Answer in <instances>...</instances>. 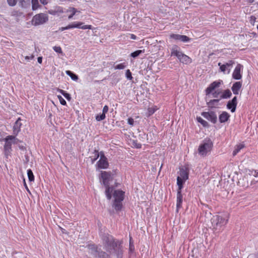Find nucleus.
Returning <instances> with one entry per match:
<instances>
[{
    "label": "nucleus",
    "instance_id": "a878e982",
    "mask_svg": "<svg viewBox=\"0 0 258 258\" xmlns=\"http://www.w3.org/2000/svg\"><path fill=\"white\" fill-rule=\"evenodd\" d=\"M135 251V246L134 244V242L132 240V237H130V242H129V249H128V254L129 257H131L133 253Z\"/></svg>",
    "mask_w": 258,
    "mask_h": 258
},
{
    "label": "nucleus",
    "instance_id": "6ab92c4d",
    "mask_svg": "<svg viewBox=\"0 0 258 258\" xmlns=\"http://www.w3.org/2000/svg\"><path fill=\"white\" fill-rule=\"evenodd\" d=\"M230 114L226 112L223 111L221 114L219 115V119L220 123H225L230 118Z\"/></svg>",
    "mask_w": 258,
    "mask_h": 258
},
{
    "label": "nucleus",
    "instance_id": "338daca9",
    "mask_svg": "<svg viewBox=\"0 0 258 258\" xmlns=\"http://www.w3.org/2000/svg\"><path fill=\"white\" fill-rule=\"evenodd\" d=\"M26 163H27L29 161L28 156V155H25Z\"/></svg>",
    "mask_w": 258,
    "mask_h": 258
},
{
    "label": "nucleus",
    "instance_id": "412c9836",
    "mask_svg": "<svg viewBox=\"0 0 258 258\" xmlns=\"http://www.w3.org/2000/svg\"><path fill=\"white\" fill-rule=\"evenodd\" d=\"M105 187V195L108 200H110L112 197V192L113 190V187L110 186V184H108L107 185H104Z\"/></svg>",
    "mask_w": 258,
    "mask_h": 258
},
{
    "label": "nucleus",
    "instance_id": "b1692460",
    "mask_svg": "<svg viewBox=\"0 0 258 258\" xmlns=\"http://www.w3.org/2000/svg\"><path fill=\"white\" fill-rule=\"evenodd\" d=\"M186 180H184L179 176L177 177V185L178 186L177 190H181L183 187V184Z\"/></svg>",
    "mask_w": 258,
    "mask_h": 258
},
{
    "label": "nucleus",
    "instance_id": "0eeeda50",
    "mask_svg": "<svg viewBox=\"0 0 258 258\" xmlns=\"http://www.w3.org/2000/svg\"><path fill=\"white\" fill-rule=\"evenodd\" d=\"M11 138H12V136L9 135L3 139V141L5 142L4 147V154L6 158L7 159L9 157L11 156L12 154V145L13 144V142L11 141Z\"/></svg>",
    "mask_w": 258,
    "mask_h": 258
},
{
    "label": "nucleus",
    "instance_id": "f257e3e1",
    "mask_svg": "<svg viewBox=\"0 0 258 258\" xmlns=\"http://www.w3.org/2000/svg\"><path fill=\"white\" fill-rule=\"evenodd\" d=\"M211 223L214 233L216 234L221 232L227 224L228 219L220 215H215L212 218Z\"/></svg>",
    "mask_w": 258,
    "mask_h": 258
},
{
    "label": "nucleus",
    "instance_id": "774afa93",
    "mask_svg": "<svg viewBox=\"0 0 258 258\" xmlns=\"http://www.w3.org/2000/svg\"><path fill=\"white\" fill-rule=\"evenodd\" d=\"M61 231H62V232L63 233H66V232H65V230H64V229H62Z\"/></svg>",
    "mask_w": 258,
    "mask_h": 258
},
{
    "label": "nucleus",
    "instance_id": "8fccbe9b",
    "mask_svg": "<svg viewBox=\"0 0 258 258\" xmlns=\"http://www.w3.org/2000/svg\"><path fill=\"white\" fill-rule=\"evenodd\" d=\"M234 63V61L232 60H230L228 62H226L225 64L228 69L229 67H231Z\"/></svg>",
    "mask_w": 258,
    "mask_h": 258
},
{
    "label": "nucleus",
    "instance_id": "1a4fd4ad",
    "mask_svg": "<svg viewBox=\"0 0 258 258\" xmlns=\"http://www.w3.org/2000/svg\"><path fill=\"white\" fill-rule=\"evenodd\" d=\"M99 178L102 180V184L104 185L110 184L109 182L113 179V174L111 171H101Z\"/></svg>",
    "mask_w": 258,
    "mask_h": 258
},
{
    "label": "nucleus",
    "instance_id": "a18cd8bd",
    "mask_svg": "<svg viewBox=\"0 0 258 258\" xmlns=\"http://www.w3.org/2000/svg\"><path fill=\"white\" fill-rule=\"evenodd\" d=\"M126 78L130 80H132L133 77L132 76V73L130 70H127L125 72Z\"/></svg>",
    "mask_w": 258,
    "mask_h": 258
},
{
    "label": "nucleus",
    "instance_id": "de8ad7c7",
    "mask_svg": "<svg viewBox=\"0 0 258 258\" xmlns=\"http://www.w3.org/2000/svg\"><path fill=\"white\" fill-rule=\"evenodd\" d=\"M17 1L18 0H7L8 5L11 7L15 6L17 4Z\"/></svg>",
    "mask_w": 258,
    "mask_h": 258
},
{
    "label": "nucleus",
    "instance_id": "4468645a",
    "mask_svg": "<svg viewBox=\"0 0 258 258\" xmlns=\"http://www.w3.org/2000/svg\"><path fill=\"white\" fill-rule=\"evenodd\" d=\"M115 201H123L124 197V192L121 190H115L113 194Z\"/></svg>",
    "mask_w": 258,
    "mask_h": 258
},
{
    "label": "nucleus",
    "instance_id": "a211bd4d",
    "mask_svg": "<svg viewBox=\"0 0 258 258\" xmlns=\"http://www.w3.org/2000/svg\"><path fill=\"white\" fill-rule=\"evenodd\" d=\"M189 170L187 168H181L179 170V177L183 178L184 180H187L188 179Z\"/></svg>",
    "mask_w": 258,
    "mask_h": 258
},
{
    "label": "nucleus",
    "instance_id": "603ef678",
    "mask_svg": "<svg viewBox=\"0 0 258 258\" xmlns=\"http://www.w3.org/2000/svg\"><path fill=\"white\" fill-rule=\"evenodd\" d=\"M68 101H70L72 99L71 95L66 92L63 95Z\"/></svg>",
    "mask_w": 258,
    "mask_h": 258
},
{
    "label": "nucleus",
    "instance_id": "4d7b16f0",
    "mask_svg": "<svg viewBox=\"0 0 258 258\" xmlns=\"http://www.w3.org/2000/svg\"><path fill=\"white\" fill-rule=\"evenodd\" d=\"M34 56L33 55H31V56H25V59L27 60L32 59L34 58Z\"/></svg>",
    "mask_w": 258,
    "mask_h": 258
},
{
    "label": "nucleus",
    "instance_id": "a19ab883",
    "mask_svg": "<svg viewBox=\"0 0 258 258\" xmlns=\"http://www.w3.org/2000/svg\"><path fill=\"white\" fill-rule=\"evenodd\" d=\"M105 114H104V113H102L101 114H98L96 116V119L99 121H101L103 119H104L105 118Z\"/></svg>",
    "mask_w": 258,
    "mask_h": 258
},
{
    "label": "nucleus",
    "instance_id": "39448f33",
    "mask_svg": "<svg viewBox=\"0 0 258 258\" xmlns=\"http://www.w3.org/2000/svg\"><path fill=\"white\" fill-rule=\"evenodd\" d=\"M104 249L107 252L112 245L118 240L108 233H103L101 235Z\"/></svg>",
    "mask_w": 258,
    "mask_h": 258
},
{
    "label": "nucleus",
    "instance_id": "3c124183",
    "mask_svg": "<svg viewBox=\"0 0 258 258\" xmlns=\"http://www.w3.org/2000/svg\"><path fill=\"white\" fill-rule=\"evenodd\" d=\"M242 181H245V179L244 178H243L242 179H240V180L238 181V184H239V186H241V182H242ZM246 181L247 182L246 185L245 184H242L241 185V186L242 187H243L244 188L248 187V186L247 181Z\"/></svg>",
    "mask_w": 258,
    "mask_h": 258
},
{
    "label": "nucleus",
    "instance_id": "9d476101",
    "mask_svg": "<svg viewBox=\"0 0 258 258\" xmlns=\"http://www.w3.org/2000/svg\"><path fill=\"white\" fill-rule=\"evenodd\" d=\"M201 115L213 124H215L217 122V114L213 111L203 112H202Z\"/></svg>",
    "mask_w": 258,
    "mask_h": 258
},
{
    "label": "nucleus",
    "instance_id": "09e8293b",
    "mask_svg": "<svg viewBox=\"0 0 258 258\" xmlns=\"http://www.w3.org/2000/svg\"><path fill=\"white\" fill-rule=\"evenodd\" d=\"M57 97H58V99H59V102L61 105H67V102H66V100L60 95H58Z\"/></svg>",
    "mask_w": 258,
    "mask_h": 258
},
{
    "label": "nucleus",
    "instance_id": "5fc2aeb1",
    "mask_svg": "<svg viewBox=\"0 0 258 258\" xmlns=\"http://www.w3.org/2000/svg\"><path fill=\"white\" fill-rule=\"evenodd\" d=\"M250 18V21L251 24L254 25V22L256 20V18L254 16H251Z\"/></svg>",
    "mask_w": 258,
    "mask_h": 258
},
{
    "label": "nucleus",
    "instance_id": "c756f323",
    "mask_svg": "<svg viewBox=\"0 0 258 258\" xmlns=\"http://www.w3.org/2000/svg\"><path fill=\"white\" fill-rule=\"evenodd\" d=\"M219 99H213L211 100L209 102L207 103L208 107L212 108L215 107V105H217L218 102H219Z\"/></svg>",
    "mask_w": 258,
    "mask_h": 258
},
{
    "label": "nucleus",
    "instance_id": "ddd939ff",
    "mask_svg": "<svg viewBox=\"0 0 258 258\" xmlns=\"http://www.w3.org/2000/svg\"><path fill=\"white\" fill-rule=\"evenodd\" d=\"M237 104V97H234L232 100H229L227 104L228 109H230L232 112L235 111Z\"/></svg>",
    "mask_w": 258,
    "mask_h": 258
},
{
    "label": "nucleus",
    "instance_id": "9b49d317",
    "mask_svg": "<svg viewBox=\"0 0 258 258\" xmlns=\"http://www.w3.org/2000/svg\"><path fill=\"white\" fill-rule=\"evenodd\" d=\"M97 165L99 169H106L108 167L109 163L107 159L103 152H100V159L97 162Z\"/></svg>",
    "mask_w": 258,
    "mask_h": 258
},
{
    "label": "nucleus",
    "instance_id": "f3484780",
    "mask_svg": "<svg viewBox=\"0 0 258 258\" xmlns=\"http://www.w3.org/2000/svg\"><path fill=\"white\" fill-rule=\"evenodd\" d=\"M242 83L240 81L236 82L233 84V85L231 87V90L234 94H235V95L238 94L239 91L242 87Z\"/></svg>",
    "mask_w": 258,
    "mask_h": 258
},
{
    "label": "nucleus",
    "instance_id": "bb28decb",
    "mask_svg": "<svg viewBox=\"0 0 258 258\" xmlns=\"http://www.w3.org/2000/svg\"><path fill=\"white\" fill-rule=\"evenodd\" d=\"M67 12H70L71 13L68 16L69 19H71L77 12H80V11H78L76 8L73 7H70Z\"/></svg>",
    "mask_w": 258,
    "mask_h": 258
},
{
    "label": "nucleus",
    "instance_id": "6e6552de",
    "mask_svg": "<svg viewBox=\"0 0 258 258\" xmlns=\"http://www.w3.org/2000/svg\"><path fill=\"white\" fill-rule=\"evenodd\" d=\"M84 23L81 22H76L74 23L70 24L66 27H63L59 28V30L63 31L72 28H79L82 29H92V26L90 25H83Z\"/></svg>",
    "mask_w": 258,
    "mask_h": 258
},
{
    "label": "nucleus",
    "instance_id": "f03ea898",
    "mask_svg": "<svg viewBox=\"0 0 258 258\" xmlns=\"http://www.w3.org/2000/svg\"><path fill=\"white\" fill-rule=\"evenodd\" d=\"M178 46L176 45L173 46L171 49V56H176L180 62L183 63L188 64L191 63L192 59L189 56L178 50Z\"/></svg>",
    "mask_w": 258,
    "mask_h": 258
},
{
    "label": "nucleus",
    "instance_id": "ea45409f",
    "mask_svg": "<svg viewBox=\"0 0 258 258\" xmlns=\"http://www.w3.org/2000/svg\"><path fill=\"white\" fill-rule=\"evenodd\" d=\"M126 67L125 63H120L114 67L115 70H122Z\"/></svg>",
    "mask_w": 258,
    "mask_h": 258
},
{
    "label": "nucleus",
    "instance_id": "aec40b11",
    "mask_svg": "<svg viewBox=\"0 0 258 258\" xmlns=\"http://www.w3.org/2000/svg\"><path fill=\"white\" fill-rule=\"evenodd\" d=\"M182 203V195L181 190H177V203L176 209L178 211V209L181 208Z\"/></svg>",
    "mask_w": 258,
    "mask_h": 258
},
{
    "label": "nucleus",
    "instance_id": "7c9ffc66",
    "mask_svg": "<svg viewBox=\"0 0 258 258\" xmlns=\"http://www.w3.org/2000/svg\"><path fill=\"white\" fill-rule=\"evenodd\" d=\"M244 147L243 144H239L236 146L233 152V155L235 156Z\"/></svg>",
    "mask_w": 258,
    "mask_h": 258
},
{
    "label": "nucleus",
    "instance_id": "72a5a7b5",
    "mask_svg": "<svg viewBox=\"0 0 258 258\" xmlns=\"http://www.w3.org/2000/svg\"><path fill=\"white\" fill-rule=\"evenodd\" d=\"M27 175L29 181H33L34 180V176L32 171L29 169L27 170Z\"/></svg>",
    "mask_w": 258,
    "mask_h": 258
},
{
    "label": "nucleus",
    "instance_id": "cd10ccee",
    "mask_svg": "<svg viewBox=\"0 0 258 258\" xmlns=\"http://www.w3.org/2000/svg\"><path fill=\"white\" fill-rule=\"evenodd\" d=\"M20 6L22 8H27L30 6V0H18Z\"/></svg>",
    "mask_w": 258,
    "mask_h": 258
},
{
    "label": "nucleus",
    "instance_id": "393cba45",
    "mask_svg": "<svg viewBox=\"0 0 258 258\" xmlns=\"http://www.w3.org/2000/svg\"><path fill=\"white\" fill-rule=\"evenodd\" d=\"M97 258H110V254L106 252L99 249V251L97 254Z\"/></svg>",
    "mask_w": 258,
    "mask_h": 258
},
{
    "label": "nucleus",
    "instance_id": "423d86ee",
    "mask_svg": "<svg viewBox=\"0 0 258 258\" xmlns=\"http://www.w3.org/2000/svg\"><path fill=\"white\" fill-rule=\"evenodd\" d=\"M48 20V16L47 14L44 13H40L33 16L31 23L34 26H38L46 23Z\"/></svg>",
    "mask_w": 258,
    "mask_h": 258
},
{
    "label": "nucleus",
    "instance_id": "dca6fc26",
    "mask_svg": "<svg viewBox=\"0 0 258 258\" xmlns=\"http://www.w3.org/2000/svg\"><path fill=\"white\" fill-rule=\"evenodd\" d=\"M220 84V81H214L212 83L206 90V94H210L215 89L219 87Z\"/></svg>",
    "mask_w": 258,
    "mask_h": 258
},
{
    "label": "nucleus",
    "instance_id": "79ce46f5",
    "mask_svg": "<svg viewBox=\"0 0 258 258\" xmlns=\"http://www.w3.org/2000/svg\"><path fill=\"white\" fill-rule=\"evenodd\" d=\"M190 40V39L186 35H180V41L181 42H188Z\"/></svg>",
    "mask_w": 258,
    "mask_h": 258
},
{
    "label": "nucleus",
    "instance_id": "5701e85b",
    "mask_svg": "<svg viewBox=\"0 0 258 258\" xmlns=\"http://www.w3.org/2000/svg\"><path fill=\"white\" fill-rule=\"evenodd\" d=\"M122 201L114 200L112 207L116 211H119L122 208Z\"/></svg>",
    "mask_w": 258,
    "mask_h": 258
},
{
    "label": "nucleus",
    "instance_id": "4be33fe9",
    "mask_svg": "<svg viewBox=\"0 0 258 258\" xmlns=\"http://www.w3.org/2000/svg\"><path fill=\"white\" fill-rule=\"evenodd\" d=\"M87 247L91 250V253L97 257V254L99 251L97 245L95 244H90L87 245Z\"/></svg>",
    "mask_w": 258,
    "mask_h": 258
},
{
    "label": "nucleus",
    "instance_id": "7ed1b4c3",
    "mask_svg": "<svg viewBox=\"0 0 258 258\" xmlns=\"http://www.w3.org/2000/svg\"><path fill=\"white\" fill-rule=\"evenodd\" d=\"M213 146V144L212 141L209 138H206L199 146L198 153L201 156L205 157L207 155L208 153L211 152Z\"/></svg>",
    "mask_w": 258,
    "mask_h": 258
},
{
    "label": "nucleus",
    "instance_id": "20e7f679",
    "mask_svg": "<svg viewBox=\"0 0 258 258\" xmlns=\"http://www.w3.org/2000/svg\"><path fill=\"white\" fill-rule=\"evenodd\" d=\"M107 251L109 254H114L117 258H123V250L122 241L117 240Z\"/></svg>",
    "mask_w": 258,
    "mask_h": 258
},
{
    "label": "nucleus",
    "instance_id": "f8f14e48",
    "mask_svg": "<svg viewBox=\"0 0 258 258\" xmlns=\"http://www.w3.org/2000/svg\"><path fill=\"white\" fill-rule=\"evenodd\" d=\"M243 68V66L240 64H238L235 67L233 74L232 78L235 80H240L242 78V75L240 74L241 69Z\"/></svg>",
    "mask_w": 258,
    "mask_h": 258
},
{
    "label": "nucleus",
    "instance_id": "bf43d9fd",
    "mask_svg": "<svg viewBox=\"0 0 258 258\" xmlns=\"http://www.w3.org/2000/svg\"><path fill=\"white\" fill-rule=\"evenodd\" d=\"M219 93H220L219 92H215L214 93H213V96L214 97L217 98L218 97Z\"/></svg>",
    "mask_w": 258,
    "mask_h": 258
},
{
    "label": "nucleus",
    "instance_id": "c85d7f7f",
    "mask_svg": "<svg viewBox=\"0 0 258 258\" xmlns=\"http://www.w3.org/2000/svg\"><path fill=\"white\" fill-rule=\"evenodd\" d=\"M232 96V93L229 89L225 90L220 97L221 99L229 98Z\"/></svg>",
    "mask_w": 258,
    "mask_h": 258
},
{
    "label": "nucleus",
    "instance_id": "37998d69",
    "mask_svg": "<svg viewBox=\"0 0 258 258\" xmlns=\"http://www.w3.org/2000/svg\"><path fill=\"white\" fill-rule=\"evenodd\" d=\"M157 109V108L155 107H150L148 109V115L150 116L152 115Z\"/></svg>",
    "mask_w": 258,
    "mask_h": 258
},
{
    "label": "nucleus",
    "instance_id": "6e6d98bb",
    "mask_svg": "<svg viewBox=\"0 0 258 258\" xmlns=\"http://www.w3.org/2000/svg\"><path fill=\"white\" fill-rule=\"evenodd\" d=\"M108 111V107L107 105H105L103 107L102 113L105 114L106 113H107Z\"/></svg>",
    "mask_w": 258,
    "mask_h": 258
},
{
    "label": "nucleus",
    "instance_id": "13d9d810",
    "mask_svg": "<svg viewBox=\"0 0 258 258\" xmlns=\"http://www.w3.org/2000/svg\"><path fill=\"white\" fill-rule=\"evenodd\" d=\"M18 146V147L20 148V150H23V151L26 150V148H25V147L24 146L21 145L20 144H19Z\"/></svg>",
    "mask_w": 258,
    "mask_h": 258
},
{
    "label": "nucleus",
    "instance_id": "4c0bfd02",
    "mask_svg": "<svg viewBox=\"0 0 258 258\" xmlns=\"http://www.w3.org/2000/svg\"><path fill=\"white\" fill-rule=\"evenodd\" d=\"M11 136L12 137V138H11V141H12L13 144H17L18 145L19 143H22V142L20 140H19L18 138H16V136L14 135L13 136Z\"/></svg>",
    "mask_w": 258,
    "mask_h": 258
},
{
    "label": "nucleus",
    "instance_id": "f704fd0d",
    "mask_svg": "<svg viewBox=\"0 0 258 258\" xmlns=\"http://www.w3.org/2000/svg\"><path fill=\"white\" fill-rule=\"evenodd\" d=\"M31 3L33 10H35L40 7L38 0H31Z\"/></svg>",
    "mask_w": 258,
    "mask_h": 258
},
{
    "label": "nucleus",
    "instance_id": "052dcab7",
    "mask_svg": "<svg viewBox=\"0 0 258 258\" xmlns=\"http://www.w3.org/2000/svg\"><path fill=\"white\" fill-rule=\"evenodd\" d=\"M37 60L39 63H41L42 62V57L41 56L38 57L37 58Z\"/></svg>",
    "mask_w": 258,
    "mask_h": 258
},
{
    "label": "nucleus",
    "instance_id": "864d4df0",
    "mask_svg": "<svg viewBox=\"0 0 258 258\" xmlns=\"http://www.w3.org/2000/svg\"><path fill=\"white\" fill-rule=\"evenodd\" d=\"M127 123L131 125H133L134 123V120L133 118L130 117L127 119Z\"/></svg>",
    "mask_w": 258,
    "mask_h": 258
},
{
    "label": "nucleus",
    "instance_id": "c9c22d12",
    "mask_svg": "<svg viewBox=\"0 0 258 258\" xmlns=\"http://www.w3.org/2000/svg\"><path fill=\"white\" fill-rule=\"evenodd\" d=\"M144 50H138L131 54V56L134 58L138 56L140 54L144 53Z\"/></svg>",
    "mask_w": 258,
    "mask_h": 258
},
{
    "label": "nucleus",
    "instance_id": "c03bdc74",
    "mask_svg": "<svg viewBox=\"0 0 258 258\" xmlns=\"http://www.w3.org/2000/svg\"><path fill=\"white\" fill-rule=\"evenodd\" d=\"M180 34H172L170 35V38L174 39L176 40H179L180 39Z\"/></svg>",
    "mask_w": 258,
    "mask_h": 258
},
{
    "label": "nucleus",
    "instance_id": "2f4dec72",
    "mask_svg": "<svg viewBox=\"0 0 258 258\" xmlns=\"http://www.w3.org/2000/svg\"><path fill=\"white\" fill-rule=\"evenodd\" d=\"M67 75L70 76L73 80L77 81L78 79V77L77 75L73 73L71 71H67L66 72Z\"/></svg>",
    "mask_w": 258,
    "mask_h": 258
},
{
    "label": "nucleus",
    "instance_id": "473e14b6",
    "mask_svg": "<svg viewBox=\"0 0 258 258\" xmlns=\"http://www.w3.org/2000/svg\"><path fill=\"white\" fill-rule=\"evenodd\" d=\"M197 121L201 123L204 127H208L209 126V123L207 121L204 120L201 117H197Z\"/></svg>",
    "mask_w": 258,
    "mask_h": 258
},
{
    "label": "nucleus",
    "instance_id": "2eb2a0df",
    "mask_svg": "<svg viewBox=\"0 0 258 258\" xmlns=\"http://www.w3.org/2000/svg\"><path fill=\"white\" fill-rule=\"evenodd\" d=\"M21 119L19 117L14 123L13 127V134L15 136H17L18 133L21 131V127L22 126V123L21 122Z\"/></svg>",
    "mask_w": 258,
    "mask_h": 258
},
{
    "label": "nucleus",
    "instance_id": "58836bf2",
    "mask_svg": "<svg viewBox=\"0 0 258 258\" xmlns=\"http://www.w3.org/2000/svg\"><path fill=\"white\" fill-rule=\"evenodd\" d=\"M218 66H220V69L221 72H225L226 70H228V72H229L230 69H228L225 64H221V62H219Z\"/></svg>",
    "mask_w": 258,
    "mask_h": 258
},
{
    "label": "nucleus",
    "instance_id": "69168bd1",
    "mask_svg": "<svg viewBox=\"0 0 258 258\" xmlns=\"http://www.w3.org/2000/svg\"><path fill=\"white\" fill-rule=\"evenodd\" d=\"M24 185H25V187H26V189L27 190V191H29V189H28V187H27V184H26V182H25V179H24Z\"/></svg>",
    "mask_w": 258,
    "mask_h": 258
},
{
    "label": "nucleus",
    "instance_id": "e433bc0d",
    "mask_svg": "<svg viewBox=\"0 0 258 258\" xmlns=\"http://www.w3.org/2000/svg\"><path fill=\"white\" fill-rule=\"evenodd\" d=\"M93 153L94 154V158L92 159V163H93L100 156V153L97 150H95Z\"/></svg>",
    "mask_w": 258,
    "mask_h": 258
},
{
    "label": "nucleus",
    "instance_id": "680f3d73",
    "mask_svg": "<svg viewBox=\"0 0 258 258\" xmlns=\"http://www.w3.org/2000/svg\"><path fill=\"white\" fill-rule=\"evenodd\" d=\"M41 3H42L43 5H46L47 4V0H39Z\"/></svg>",
    "mask_w": 258,
    "mask_h": 258
},
{
    "label": "nucleus",
    "instance_id": "0e129e2a",
    "mask_svg": "<svg viewBox=\"0 0 258 258\" xmlns=\"http://www.w3.org/2000/svg\"><path fill=\"white\" fill-rule=\"evenodd\" d=\"M58 91L62 95H63V94L66 93V91H64V90H61V89H58Z\"/></svg>",
    "mask_w": 258,
    "mask_h": 258
},
{
    "label": "nucleus",
    "instance_id": "e2e57ef3",
    "mask_svg": "<svg viewBox=\"0 0 258 258\" xmlns=\"http://www.w3.org/2000/svg\"><path fill=\"white\" fill-rule=\"evenodd\" d=\"M131 38L135 40L137 39V36L135 35L132 34H131Z\"/></svg>",
    "mask_w": 258,
    "mask_h": 258
},
{
    "label": "nucleus",
    "instance_id": "49530a36",
    "mask_svg": "<svg viewBox=\"0 0 258 258\" xmlns=\"http://www.w3.org/2000/svg\"><path fill=\"white\" fill-rule=\"evenodd\" d=\"M53 49L57 53H58L60 54L63 53L61 48L60 46H55L53 47Z\"/></svg>",
    "mask_w": 258,
    "mask_h": 258
}]
</instances>
